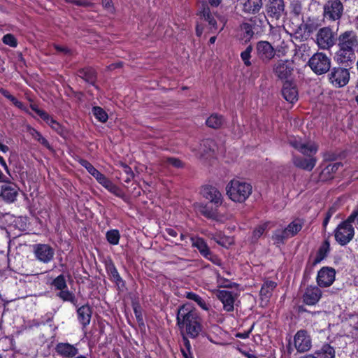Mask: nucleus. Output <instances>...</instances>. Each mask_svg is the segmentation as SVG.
<instances>
[{"label":"nucleus","instance_id":"nucleus-18","mask_svg":"<svg viewBox=\"0 0 358 358\" xmlns=\"http://www.w3.org/2000/svg\"><path fill=\"white\" fill-rule=\"evenodd\" d=\"M349 79V71L344 68H334L329 74V80L336 87H340L345 85L348 83Z\"/></svg>","mask_w":358,"mask_h":358},{"label":"nucleus","instance_id":"nucleus-61","mask_svg":"<svg viewBox=\"0 0 358 358\" xmlns=\"http://www.w3.org/2000/svg\"><path fill=\"white\" fill-rule=\"evenodd\" d=\"M122 169H123V171L124 172V173L127 175V176H129V177H134V173L131 170V169L126 165V164H122Z\"/></svg>","mask_w":358,"mask_h":358},{"label":"nucleus","instance_id":"nucleus-14","mask_svg":"<svg viewBox=\"0 0 358 358\" xmlns=\"http://www.w3.org/2000/svg\"><path fill=\"white\" fill-rule=\"evenodd\" d=\"M294 345L299 352L308 351L312 346L310 335L306 330L298 331L294 336Z\"/></svg>","mask_w":358,"mask_h":358},{"label":"nucleus","instance_id":"nucleus-46","mask_svg":"<svg viewBox=\"0 0 358 358\" xmlns=\"http://www.w3.org/2000/svg\"><path fill=\"white\" fill-rule=\"evenodd\" d=\"M92 112L95 117L101 122H106L107 121L108 115L101 107H94L92 109Z\"/></svg>","mask_w":358,"mask_h":358},{"label":"nucleus","instance_id":"nucleus-24","mask_svg":"<svg viewBox=\"0 0 358 358\" xmlns=\"http://www.w3.org/2000/svg\"><path fill=\"white\" fill-rule=\"evenodd\" d=\"M322 297V291L316 286L308 287L303 294V302L308 306L315 305Z\"/></svg>","mask_w":358,"mask_h":358},{"label":"nucleus","instance_id":"nucleus-32","mask_svg":"<svg viewBox=\"0 0 358 358\" xmlns=\"http://www.w3.org/2000/svg\"><path fill=\"white\" fill-rule=\"evenodd\" d=\"M338 48L339 49L336 55L337 61L342 64L352 61V58L355 57V50L343 47Z\"/></svg>","mask_w":358,"mask_h":358},{"label":"nucleus","instance_id":"nucleus-60","mask_svg":"<svg viewBox=\"0 0 358 358\" xmlns=\"http://www.w3.org/2000/svg\"><path fill=\"white\" fill-rule=\"evenodd\" d=\"M101 1L104 8H106L110 11H113V8L111 0H101Z\"/></svg>","mask_w":358,"mask_h":358},{"label":"nucleus","instance_id":"nucleus-64","mask_svg":"<svg viewBox=\"0 0 358 358\" xmlns=\"http://www.w3.org/2000/svg\"><path fill=\"white\" fill-rule=\"evenodd\" d=\"M259 20L261 23L266 20V15H259L257 16L254 17V22L256 23L257 20Z\"/></svg>","mask_w":358,"mask_h":358},{"label":"nucleus","instance_id":"nucleus-19","mask_svg":"<svg viewBox=\"0 0 358 358\" xmlns=\"http://www.w3.org/2000/svg\"><path fill=\"white\" fill-rule=\"evenodd\" d=\"M3 185L1 187L0 196L7 203L14 202L18 195L19 188L13 182H10L8 180L3 182Z\"/></svg>","mask_w":358,"mask_h":358},{"label":"nucleus","instance_id":"nucleus-43","mask_svg":"<svg viewBox=\"0 0 358 358\" xmlns=\"http://www.w3.org/2000/svg\"><path fill=\"white\" fill-rule=\"evenodd\" d=\"M57 296H59L64 301H69L74 305H76L77 301L75 294L72 292L68 290L67 289L61 290L57 294Z\"/></svg>","mask_w":358,"mask_h":358},{"label":"nucleus","instance_id":"nucleus-15","mask_svg":"<svg viewBox=\"0 0 358 358\" xmlns=\"http://www.w3.org/2000/svg\"><path fill=\"white\" fill-rule=\"evenodd\" d=\"M325 20H321L317 16H308L303 19L299 27V30L309 36L311 34L318 30Z\"/></svg>","mask_w":358,"mask_h":358},{"label":"nucleus","instance_id":"nucleus-2","mask_svg":"<svg viewBox=\"0 0 358 358\" xmlns=\"http://www.w3.org/2000/svg\"><path fill=\"white\" fill-rule=\"evenodd\" d=\"M226 192L231 201L242 203L251 195L252 187L243 179L234 178L227 185Z\"/></svg>","mask_w":358,"mask_h":358},{"label":"nucleus","instance_id":"nucleus-63","mask_svg":"<svg viewBox=\"0 0 358 358\" xmlns=\"http://www.w3.org/2000/svg\"><path fill=\"white\" fill-rule=\"evenodd\" d=\"M166 232L167 233L168 235H169L171 237H176L178 235L177 231L172 228L166 229Z\"/></svg>","mask_w":358,"mask_h":358},{"label":"nucleus","instance_id":"nucleus-31","mask_svg":"<svg viewBox=\"0 0 358 358\" xmlns=\"http://www.w3.org/2000/svg\"><path fill=\"white\" fill-rule=\"evenodd\" d=\"M214 148L215 143L212 139L203 140L196 155L200 158H205L210 155V152L214 151Z\"/></svg>","mask_w":358,"mask_h":358},{"label":"nucleus","instance_id":"nucleus-58","mask_svg":"<svg viewBox=\"0 0 358 358\" xmlns=\"http://www.w3.org/2000/svg\"><path fill=\"white\" fill-rule=\"evenodd\" d=\"M10 101L13 103L14 106H15L17 108L27 111V108L24 106V105L20 101H18L15 96H12Z\"/></svg>","mask_w":358,"mask_h":358},{"label":"nucleus","instance_id":"nucleus-9","mask_svg":"<svg viewBox=\"0 0 358 358\" xmlns=\"http://www.w3.org/2000/svg\"><path fill=\"white\" fill-rule=\"evenodd\" d=\"M288 143L305 156H314L318 150L315 143L304 141L298 136H289Z\"/></svg>","mask_w":358,"mask_h":358},{"label":"nucleus","instance_id":"nucleus-1","mask_svg":"<svg viewBox=\"0 0 358 358\" xmlns=\"http://www.w3.org/2000/svg\"><path fill=\"white\" fill-rule=\"evenodd\" d=\"M176 319L180 329H185L191 338L196 337L202 330L201 318L190 303H186L180 306Z\"/></svg>","mask_w":358,"mask_h":358},{"label":"nucleus","instance_id":"nucleus-38","mask_svg":"<svg viewBox=\"0 0 358 358\" xmlns=\"http://www.w3.org/2000/svg\"><path fill=\"white\" fill-rule=\"evenodd\" d=\"M277 284L274 281L265 282L260 289V295L262 297L268 299L271 295L272 291L275 288Z\"/></svg>","mask_w":358,"mask_h":358},{"label":"nucleus","instance_id":"nucleus-53","mask_svg":"<svg viewBox=\"0 0 358 358\" xmlns=\"http://www.w3.org/2000/svg\"><path fill=\"white\" fill-rule=\"evenodd\" d=\"M217 282L219 287H231V282L224 278L220 276V275H217Z\"/></svg>","mask_w":358,"mask_h":358},{"label":"nucleus","instance_id":"nucleus-3","mask_svg":"<svg viewBox=\"0 0 358 358\" xmlns=\"http://www.w3.org/2000/svg\"><path fill=\"white\" fill-rule=\"evenodd\" d=\"M201 14L206 22V27L209 33H218L224 28L227 23V18L224 16L212 13L208 6L203 8Z\"/></svg>","mask_w":358,"mask_h":358},{"label":"nucleus","instance_id":"nucleus-25","mask_svg":"<svg viewBox=\"0 0 358 358\" xmlns=\"http://www.w3.org/2000/svg\"><path fill=\"white\" fill-rule=\"evenodd\" d=\"M282 95L287 102L292 104L296 103L299 99V92L296 85L290 81L285 82L282 88Z\"/></svg>","mask_w":358,"mask_h":358},{"label":"nucleus","instance_id":"nucleus-16","mask_svg":"<svg viewBox=\"0 0 358 358\" xmlns=\"http://www.w3.org/2000/svg\"><path fill=\"white\" fill-rule=\"evenodd\" d=\"M336 271L331 267H322L317 273V283L320 287H328L335 280Z\"/></svg>","mask_w":358,"mask_h":358},{"label":"nucleus","instance_id":"nucleus-17","mask_svg":"<svg viewBox=\"0 0 358 358\" xmlns=\"http://www.w3.org/2000/svg\"><path fill=\"white\" fill-rule=\"evenodd\" d=\"M257 56L264 62H268L275 55V51L270 43L264 41H259L256 45Z\"/></svg>","mask_w":358,"mask_h":358},{"label":"nucleus","instance_id":"nucleus-34","mask_svg":"<svg viewBox=\"0 0 358 358\" xmlns=\"http://www.w3.org/2000/svg\"><path fill=\"white\" fill-rule=\"evenodd\" d=\"M330 250V244L328 240H325L324 242L320 247L316 257H315L313 264L314 266L320 263L328 255Z\"/></svg>","mask_w":358,"mask_h":358},{"label":"nucleus","instance_id":"nucleus-30","mask_svg":"<svg viewBox=\"0 0 358 358\" xmlns=\"http://www.w3.org/2000/svg\"><path fill=\"white\" fill-rule=\"evenodd\" d=\"M78 319L79 322L84 327H87L90 324L92 314L91 307L86 304L82 306L77 310Z\"/></svg>","mask_w":358,"mask_h":358},{"label":"nucleus","instance_id":"nucleus-26","mask_svg":"<svg viewBox=\"0 0 358 358\" xmlns=\"http://www.w3.org/2000/svg\"><path fill=\"white\" fill-rule=\"evenodd\" d=\"M293 164L295 166L310 171L315 166L317 159L315 156H306L302 157L299 156H294L292 158Z\"/></svg>","mask_w":358,"mask_h":358},{"label":"nucleus","instance_id":"nucleus-42","mask_svg":"<svg viewBox=\"0 0 358 358\" xmlns=\"http://www.w3.org/2000/svg\"><path fill=\"white\" fill-rule=\"evenodd\" d=\"M106 271L110 275L112 280L117 284L120 285V282H122V279L120 277L116 267L114 264L110 263L106 265Z\"/></svg>","mask_w":358,"mask_h":358},{"label":"nucleus","instance_id":"nucleus-39","mask_svg":"<svg viewBox=\"0 0 358 358\" xmlns=\"http://www.w3.org/2000/svg\"><path fill=\"white\" fill-rule=\"evenodd\" d=\"M224 120L222 115L217 114L211 115L206 121L209 127L217 129L223 124Z\"/></svg>","mask_w":358,"mask_h":358},{"label":"nucleus","instance_id":"nucleus-51","mask_svg":"<svg viewBox=\"0 0 358 358\" xmlns=\"http://www.w3.org/2000/svg\"><path fill=\"white\" fill-rule=\"evenodd\" d=\"M341 166V164L338 163V162L330 164L323 170L322 173L325 174V173H335L338 170V169Z\"/></svg>","mask_w":358,"mask_h":358},{"label":"nucleus","instance_id":"nucleus-59","mask_svg":"<svg viewBox=\"0 0 358 358\" xmlns=\"http://www.w3.org/2000/svg\"><path fill=\"white\" fill-rule=\"evenodd\" d=\"M348 221H352L354 224H358V210H354L348 217Z\"/></svg>","mask_w":358,"mask_h":358},{"label":"nucleus","instance_id":"nucleus-33","mask_svg":"<svg viewBox=\"0 0 358 358\" xmlns=\"http://www.w3.org/2000/svg\"><path fill=\"white\" fill-rule=\"evenodd\" d=\"M194 209L202 214L207 218L215 220L217 218V213L216 210H213L212 208L208 206L201 203H195L194 204Z\"/></svg>","mask_w":358,"mask_h":358},{"label":"nucleus","instance_id":"nucleus-10","mask_svg":"<svg viewBox=\"0 0 358 358\" xmlns=\"http://www.w3.org/2000/svg\"><path fill=\"white\" fill-rule=\"evenodd\" d=\"M266 15L271 21H278L285 15V6L283 0H268L265 6Z\"/></svg>","mask_w":358,"mask_h":358},{"label":"nucleus","instance_id":"nucleus-40","mask_svg":"<svg viewBox=\"0 0 358 358\" xmlns=\"http://www.w3.org/2000/svg\"><path fill=\"white\" fill-rule=\"evenodd\" d=\"M27 131L34 139L47 148H50L48 141L42 136V134L36 129L32 127H28Z\"/></svg>","mask_w":358,"mask_h":358},{"label":"nucleus","instance_id":"nucleus-52","mask_svg":"<svg viewBox=\"0 0 358 358\" xmlns=\"http://www.w3.org/2000/svg\"><path fill=\"white\" fill-rule=\"evenodd\" d=\"M80 164L85 167L90 175H93L97 169L94 166L85 159H80Z\"/></svg>","mask_w":358,"mask_h":358},{"label":"nucleus","instance_id":"nucleus-8","mask_svg":"<svg viewBox=\"0 0 358 358\" xmlns=\"http://www.w3.org/2000/svg\"><path fill=\"white\" fill-rule=\"evenodd\" d=\"M308 65L314 73L322 75L329 70L331 59L326 54L317 52L309 59Z\"/></svg>","mask_w":358,"mask_h":358},{"label":"nucleus","instance_id":"nucleus-23","mask_svg":"<svg viewBox=\"0 0 358 358\" xmlns=\"http://www.w3.org/2000/svg\"><path fill=\"white\" fill-rule=\"evenodd\" d=\"M216 296L222 303L223 309L227 312H231L234 309V303L236 294L227 290H218Z\"/></svg>","mask_w":358,"mask_h":358},{"label":"nucleus","instance_id":"nucleus-41","mask_svg":"<svg viewBox=\"0 0 358 358\" xmlns=\"http://www.w3.org/2000/svg\"><path fill=\"white\" fill-rule=\"evenodd\" d=\"M317 358H334L335 351L329 345H324L320 350L315 352Z\"/></svg>","mask_w":358,"mask_h":358},{"label":"nucleus","instance_id":"nucleus-7","mask_svg":"<svg viewBox=\"0 0 358 358\" xmlns=\"http://www.w3.org/2000/svg\"><path fill=\"white\" fill-rule=\"evenodd\" d=\"M352 223V221H348V217L346 220L339 224L334 230L335 239L341 245H345L352 240L355 235Z\"/></svg>","mask_w":358,"mask_h":358},{"label":"nucleus","instance_id":"nucleus-37","mask_svg":"<svg viewBox=\"0 0 358 358\" xmlns=\"http://www.w3.org/2000/svg\"><path fill=\"white\" fill-rule=\"evenodd\" d=\"M239 31L242 38L245 40V41H249L254 34L252 25L246 22L241 24Z\"/></svg>","mask_w":358,"mask_h":358},{"label":"nucleus","instance_id":"nucleus-56","mask_svg":"<svg viewBox=\"0 0 358 358\" xmlns=\"http://www.w3.org/2000/svg\"><path fill=\"white\" fill-rule=\"evenodd\" d=\"M166 162L169 164H171L176 168H180L182 166V163L181 162V161L176 158H168Z\"/></svg>","mask_w":358,"mask_h":358},{"label":"nucleus","instance_id":"nucleus-62","mask_svg":"<svg viewBox=\"0 0 358 358\" xmlns=\"http://www.w3.org/2000/svg\"><path fill=\"white\" fill-rule=\"evenodd\" d=\"M334 211L331 209L329 210L327 213V215H326V217L323 221V226L324 227H327V225L329 223V221L330 220V218L332 216V214H333Z\"/></svg>","mask_w":358,"mask_h":358},{"label":"nucleus","instance_id":"nucleus-22","mask_svg":"<svg viewBox=\"0 0 358 358\" xmlns=\"http://www.w3.org/2000/svg\"><path fill=\"white\" fill-rule=\"evenodd\" d=\"M338 47L355 50L358 46V37L352 31H345L338 38Z\"/></svg>","mask_w":358,"mask_h":358},{"label":"nucleus","instance_id":"nucleus-20","mask_svg":"<svg viewBox=\"0 0 358 358\" xmlns=\"http://www.w3.org/2000/svg\"><path fill=\"white\" fill-rule=\"evenodd\" d=\"M191 241L192 246L196 248L203 257L215 264H219L218 262L220 260L217 257L212 254L207 243L203 238L199 237H192Z\"/></svg>","mask_w":358,"mask_h":358},{"label":"nucleus","instance_id":"nucleus-50","mask_svg":"<svg viewBox=\"0 0 358 358\" xmlns=\"http://www.w3.org/2000/svg\"><path fill=\"white\" fill-rule=\"evenodd\" d=\"M2 41L4 44L8 45L12 48H15L17 45L16 38L13 35L10 34H7L3 36Z\"/></svg>","mask_w":358,"mask_h":358},{"label":"nucleus","instance_id":"nucleus-4","mask_svg":"<svg viewBox=\"0 0 358 358\" xmlns=\"http://www.w3.org/2000/svg\"><path fill=\"white\" fill-rule=\"evenodd\" d=\"M344 12V6L340 0H328L322 7L323 20L335 22H339Z\"/></svg>","mask_w":358,"mask_h":358},{"label":"nucleus","instance_id":"nucleus-27","mask_svg":"<svg viewBox=\"0 0 358 358\" xmlns=\"http://www.w3.org/2000/svg\"><path fill=\"white\" fill-rule=\"evenodd\" d=\"M55 352L64 358H73L78 354V349L69 343H59L55 347Z\"/></svg>","mask_w":358,"mask_h":358},{"label":"nucleus","instance_id":"nucleus-55","mask_svg":"<svg viewBox=\"0 0 358 358\" xmlns=\"http://www.w3.org/2000/svg\"><path fill=\"white\" fill-rule=\"evenodd\" d=\"M266 225H261L256 228L253 231V238L257 240L264 232Z\"/></svg>","mask_w":358,"mask_h":358},{"label":"nucleus","instance_id":"nucleus-49","mask_svg":"<svg viewBox=\"0 0 358 358\" xmlns=\"http://www.w3.org/2000/svg\"><path fill=\"white\" fill-rule=\"evenodd\" d=\"M252 50V46L249 45L246 48V49L244 51H243L241 53V59L243 60L244 64L247 66H249L252 64L250 62Z\"/></svg>","mask_w":358,"mask_h":358},{"label":"nucleus","instance_id":"nucleus-5","mask_svg":"<svg viewBox=\"0 0 358 358\" xmlns=\"http://www.w3.org/2000/svg\"><path fill=\"white\" fill-rule=\"evenodd\" d=\"M303 226V222L300 219H295L290 222L285 229H276L272 239L275 244L283 243L286 239L294 236L299 232Z\"/></svg>","mask_w":358,"mask_h":358},{"label":"nucleus","instance_id":"nucleus-6","mask_svg":"<svg viewBox=\"0 0 358 358\" xmlns=\"http://www.w3.org/2000/svg\"><path fill=\"white\" fill-rule=\"evenodd\" d=\"M336 35L331 27H323L317 30L315 42L319 49L329 50L335 45Z\"/></svg>","mask_w":358,"mask_h":358},{"label":"nucleus","instance_id":"nucleus-21","mask_svg":"<svg viewBox=\"0 0 358 358\" xmlns=\"http://www.w3.org/2000/svg\"><path fill=\"white\" fill-rule=\"evenodd\" d=\"M201 193L203 197L209 200L216 207L222 205L223 200L222 195L215 187L211 185L203 186Z\"/></svg>","mask_w":358,"mask_h":358},{"label":"nucleus","instance_id":"nucleus-28","mask_svg":"<svg viewBox=\"0 0 358 358\" xmlns=\"http://www.w3.org/2000/svg\"><path fill=\"white\" fill-rule=\"evenodd\" d=\"M262 0H238V6L245 13L255 14L262 7Z\"/></svg>","mask_w":358,"mask_h":358},{"label":"nucleus","instance_id":"nucleus-48","mask_svg":"<svg viewBox=\"0 0 358 358\" xmlns=\"http://www.w3.org/2000/svg\"><path fill=\"white\" fill-rule=\"evenodd\" d=\"M290 10L296 16H299L302 13L303 6L301 1L299 0H292L290 3Z\"/></svg>","mask_w":358,"mask_h":358},{"label":"nucleus","instance_id":"nucleus-36","mask_svg":"<svg viewBox=\"0 0 358 358\" xmlns=\"http://www.w3.org/2000/svg\"><path fill=\"white\" fill-rule=\"evenodd\" d=\"M79 76L86 82L94 84L96 80L95 71L90 68H86L79 71Z\"/></svg>","mask_w":358,"mask_h":358},{"label":"nucleus","instance_id":"nucleus-29","mask_svg":"<svg viewBox=\"0 0 358 358\" xmlns=\"http://www.w3.org/2000/svg\"><path fill=\"white\" fill-rule=\"evenodd\" d=\"M31 108L36 112L44 121L48 124L52 129L55 130L57 133H61L62 131L61 125L55 120L51 116H50L45 111L41 110L35 104L31 105Z\"/></svg>","mask_w":358,"mask_h":358},{"label":"nucleus","instance_id":"nucleus-35","mask_svg":"<svg viewBox=\"0 0 358 358\" xmlns=\"http://www.w3.org/2000/svg\"><path fill=\"white\" fill-rule=\"evenodd\" d=\"M185 296L189 300L194 301L201 309L204 310H209V305L197 294L192 292H186Z\"/></svg>","mask_w":358,"mask_h":358},{"label":"nucleus","instance_id":"nucleus-12","mask_svg":"<svg viewBox=\"0 0 358 358\" xmlns=\"http://www.w3.org/2000/svg\"><path fill=\"white\" fill-rule=\"evenodd\" d=\"M92 176L101 185L111 194L121 199H124L125 197V194L122 189L98 170L92 175Z\"/></svg>","mask_w":358,"mask_h":358},{"label":"nucleus","instance_id":"nucleus-13","mask_svg":"<svg viewBox=\"0 0 358 358\" xmlns=\"http://www.w3.org/2000/svg\"><path fill=\"white\" fill-rule=\"evenodd\" d=\"M294 71V63L291 60H279L274 65L273 71L279 79H287Z\"/></svg>","mask_w":358,"mask_h":358},{"label":"nucleus","instance_id":"nucleus-57","mask_svg":"<svg viewBox=\"0 0 358 358\" xmlns=\"http://www.w3.org/2000/svg\"><path fill=\"white\" fill-rule=\"evenodd\" d=\"M134 314H135V316L136 317L138 322L139 324H143V315L141 313V308L138 306H135L134 308Z\"/></svg>","mask_w":358,"mask_h":358},{"label":"nucleus","instance_id":"nucleus-45","mask_svg":"<svg viewBox=\"0 0 358 358\" xmlns=\"http://www.w3.org/2000/svg\"><path fill=\"white\" fill-rule=\"evenodd\" d=\"M210 238L222 246L227 247L228 244L231 243V241L229 238L222 236L221 233L211 234Z\"/></svg>","mask_w":358,"mask_h":358},{"label":"nucleus","instance_id":"nucleus-11","mask_svg":"<svg viewBox=\"0 0 358 358\" xmlns=\"http://www.w3.org/2000/svg\"><path fill=\"white\" fill-rule=\"evenodd\" d=\"M33 252L36 259L43 264L50 263L55 256V250L48 244L34 245Z\"/></svg>","mask_w":358,"mask_h":358},{"label":"nucleus","instance_id":"nucleus-54","mask_svg":"<svg viewBox=\"0 0 358 358\" xmlns=\"http://www.w3.org/2000/svg\"><path fill=\"white\" fill-rule=\"evenodd\" d=\"M66 1L78 6L89 7L92 5L91 2L86 0H66Z\"/></svg>","mask_w":358,"mask_h":358},{"label":"nucleus","instance_id":"nucleus-44","mask_svg":"<svg viewBox=\"0 0 358 358\" xmlns=\"http://www.w3.org/2000/svg\"><path fill=\"white\" fill-rule=\"evenodd\" d=\"M107 241L112 245H117L120 238V234L118 230L112 229L106 233Z\"/></svg>","mask_w":358,"mask_h":358},{"label":"nucleus","instance_id":"nucleus-47","mask_svg":"<svg viewBox=\"0 0 358 358\" xmlns=\"http://www.w3.org/2000/svg\"><path fill=\"white\" fill-rule=\"evenodd\" d=\"M52 285L57 289L62 290L67 288L66 282L64 275H58L52 282Z\"/></svg>","mask_w":358,"mask_h":358}]
</instances>
